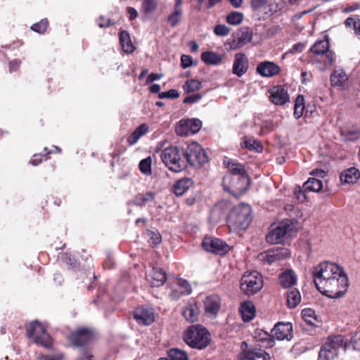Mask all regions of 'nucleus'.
<instances>
[{
  "label": "nucleus",
  "mask_w": 360,
  "mask_h": 360,
  "mask_svg": "<svg viewBox=\"0 0 360 360\" xmlns=\"http://www.w3.org/2000/svg\"><path fill=\"white\" fill-rule=\"evenodd\" d=\"M48 27V20L46 19L41 20L39 22L32 25L31 29L38 33H44Z\"/></svg>",
  "instance_id": "nucleus-49"
},
{
  "label": "nucleus",
  "mask_w": 360,
  "mask_h": 360,
  "mask_svg": "<svg viewBox=\"0 0 360 360\" xmlns=\"http://www.w3.org/2000/svg\"><path fill=\"white\" fill-rule=\"evenodd\" d=\"M240 145L242 148L257 153L262 152L263 149L261 142L253 137L244 136Z\"/></svg>",
  "instance_id": "nucleus-28"
},
{
  "label": "nucleus",
  "mask_w": 360,
  "mask_h": 360,
  "mask_svg": "<svg viewBox=\"0 0 360 360\" xmlns=\"http://www.w3.org/2000/svg\"><path fill=\"white\" fill-rule=\"evenodd\" d=\"M307 191L304 188L296 186L294 188V198H295L298 202L302 203L307 200Z\"/></svg>",
  "instance_id": "nucleus-46"
},
{
  "label": "nucleus",
  "mask_w": 360,
  "mask_h": 360,
  "mask_svg": "<svg viewBox=\"0 0 360 360\" xmlns=\"http://www.w3.org/2000/svg\"><path fill=\"white\" fill-rule=\"evenodd\" d=\"M158 7L156 0H143L141 4V11L146 15L154 12Z\"/></svg>",
  "instance_id": "nucleus-41"
},
{
  "label": "nucleus",
  "mask_w": 360,
  "mask_h": 360,
  "mask_svg": "<svg viewBox=\"0 0 360 360\" xmlns=\"http://www.w3.org/2000/svg\"><path fill=\"white\" fill-rule=\"evenodd\" d=\"M274 123L271 120L263 121L260 127V134L264 135L274 129Z\"/></svg>",
  "instance_id": "nucleus-50"
},
{
  "label": "nucleus",
  "mask_w": 360,
  "mask_h": 360,
  "mask_svg": "<svg viewBox=\"0 0 360 360\" xmlns=\"http://www.w3.org/2000/svg\"><path fill=\"white\" fill-rule=\"evenodd\" d=\"M251 214V207L248 204L235 206L227 217L229 226L235 230L246 229L252 219Z\"/></svg>",
  "instance_id": "nucleus-2"
},
{
  "label": "nucleus",
  "mask_w": 360,
  "mask_h": 360,
  "mask_svg": "<svg viewBox=\"0 0 360 360\" xmlns=\"http://www.w3.org/2000/svg\"><path fill=\"white\" fill-rule=\"evenodd\" d=\"M179 286L181 293L183 295H189L191 293L192 289L189 283L186 280H179Z\"/></svg>",
  "instance_id": "nucleus-52"
},
{
  "label": "nucleus",
  "mask_w": 360,
  "mask_h": 360,
  "mask_svg": "<svg viewBox=\"0 0 360 360\" xmlns=\"http://www.w3.org/2000/svg\"><path fill=\"white\" fill-rule=\"evenodd\" d=\"M146 279L151 286H162L167 279L166 273L160 268L154 267L150 274L146 276Z\"/></svg>",
  "instance_id": "nucleus-23"
},
{
  "label": "nucleus",
  "mask_w": 360,
  "mask_h": 360,
  "mask_svg": "<svg viewBox=\"0 0 360 360\" xmlns=\"http://www.w3.org/2000/svg\"><path fill=\"white\" fill-rule=\"evenodd\" d=\"M184 340L191 347L202 349L210 343V333L205 328L193 326L185 332Z\"/></svg>",
  "instance_id": "nucleus-4"
},
{
  "label": "nucleus",
  "mask_w": 360,
  "mask_h": 360,
  "mask_svg": "<svg viewBox=\"0 0 360 360\" xmlns=\"http://www.w3.org/2000/svg\"><path fill=\"white\" fill-rule=\"evenodd\" d=\"M240 313L244 321H251L255 316V308L250 302H246L242 304L240 307Z\"/></svg>",
  "instance_id": "nucleus-29"
},
{
  "label": "nucleus",
  "mask_w": 360,
  "mask_h": 360,
  "mask_svg": "<svg viewBox=\"0 0 360 360\" xmlns=\"http://www.w3.org/2000/svg\"><path fill=\"white\" fill-rule=\"evenodd\" d=\"M313 276L316 289L328 297L338 298L347 291V275L335 263L324 262L319 264L314 268Z\"/></svg>",
  "instance_id": "nucleus-1"
},
{
  "label": "nucleus",
  "mask_w": 360,
  "mask_h": 360,
  "mask_svg": "<svg viewBox=\"0 0 360 360\" xmlns=\"http://www.w3.org/2000/svg\"><path fill=\"white\" fill-rule=\"evenodd\" d=\"M200 314L198 302L195 300L189 302L182 311L186 321L194 323L198 321Z\"/></svg>",
  "instance_id": "nucleus-25"
},
{
  "label": "nucleus",
  "mask_w": 360,
  "mask_h": 360,
  "mask_svg": "<svg viewBox=\"0 0 360 360\" xmlns=\"http://www.w3.org/2000/svg\"><path fill=\"white\" fill-rule=\"evenodd\" d=\"M202 248L218 255H224L230 250V246L221 239L213 237H205L202 243Z\"/></svg>",
  "instance_id": "nucleus-11"
},
{
  "label": "nucleus",
  "mask_w": 360,
  "mask_h": 360,
  "mask_svg": "<svg viewBox=\"0 0 360 360\" xmlns=\"http://www.w3.org/2000/svg\"><path fill=\"white\" fill-rule=\"evenodd\" d=\"M127 13L129 14V20H134L138 16L137 11L133 7H129L127 8Z\"/></svg>",
  "instance_id": "nucleus-62"
},
{
  "label": "nucleus",
  "mask_w": 360,
  "mask_h": 360,
  "mask_svg": "<svg viewBox=\"0 0 360 360\" xmlns=\"http://www.w3.org/2000/svg\"><path fill=\"white\" fill-rule=\"evenodd\" d=\"M303 188L305 191L319 192L323 188V182L317 178L311 177L303 184Z\"/></svg>",
  "instance_id": "nucleus-36"
},
{
  "label": "nucleus",
  "mask_w": 360,
  "mask_h": 360,
  "mask_svg": "<svg viewBox=\"0 0 360 360\" xmlns=\"http://www.w3.org/2000/svg\"><path fill=\"white\" fill-rule=\"evenodd\" d=\"M27 335L32 339L34 342L45 347H49L51 344V338L46 332L45 328L37 321L31 322L27 326Z\"/></svg>",
  "instance_id": "nucleus-9"
},
{
  "label": "nucleus",
  "mask_w": 360,
  "mask_h": 360,
  "mask_svg": "<svg viewBox=\"0 0 360 360\" xmlns=\"http://www.w3.org/2000/svg\"><path fill=\"white\" fill-rule=\"evenodd\" d=\"M233 37V39L230 44V49H237L251 41L252 32L248 27H241Z\"/></svg>",
  "instance_id": "nucleus-13"
},
{
  "label": "nucleus",
  "mask_w": 360,
  "mask_h": 360,
  "mask_svg": "<svg viewBox=\"0 0 360 360\" xmlns=\"http://www.w3.org/2000/svg\"><path fill=\"white\" fill-rule=\"evenodd\" d=\"M224 165L227 166L230 172L229 174H247L243 165L234 160H224Z\"/></svg>",
  "instance_id": "nucleus-35"
},
{
  "label": "nucleus",
  "mask_w": 360,
  "mask_h": 360,
  "mask_svg": "<svg viewBox=\"0 0 360 360\" xmlns=\"http://www.w3.org/2000/svg\"><path fill=\"white\" fill-rule=\"evenodd\" d=\"M66 264L72 269H76L77 267V262L76 259L69 253L65 254L64 258Z\"/></svg>",
  "instance_id": "nucleus-56"
},
{
  "label": "nucleus",
  "mask_w": 360,
  "mask_h": 360,
  "mask_svg": "<svg viewBox=\"0 0 360 360\" xmlns=\"http://www.w3.org/2000/svg\"><path fill=\"white\" fill-rule=\"evenodd\" d=\"M314 178H323L326 173L323 169H314L310 173Z\"/></svg>",
  "instance_id": "nucleus-61"
},
{
  "label": "nucleus",
  "mask_w": 360,
  "mask_h": 360,
  "mask_svg": "<svg viewBox=\"0 0 360 360\" xmlns=\"http://www.w3.org/2000/svg\"><path fill=\"white\" fill-rule=\"evenodd\" d=\"M267 0H251V7L253 11H260L266 4Z\"/></svg>",
  "instance_id": "nucleus-57"
},
{
  "label": "nucleus",
  "mask_w": 360,
  "mask_h": 360,
  "mask_svg": "<svg viewBox=\"0 0 360 360\" xmlns=\"http://www.w3.org/2000/svg\"><path fill=\"white\" fill-rule=\"evenodd\" d=\"M156 195L155 192H147L146 193H138L134 198L133 202L134 205L143 207L146 203L152 202Z\"/></svg>",
  "instance_id": "nucleus-30"
},
{
  "label": "nucleus",
  "mask_w": 360,
  "mask_h": 360,
  "mask_svg": "<svg viewBox=\"0 0 360 360\" xmlns=\"http://www.w3.org/2000/svg\"><path fill=\"white\" fill-rule=\"evenodd\" d=\"M323 346L338 356L340 349L345 350L347 343L342 335H337L328 337Z\"/></svg>",
  "instance_id": "nucleus-18"
},
{
  "label": "nucleus",
  "mask_w": 360,
  "mask_h": 360,
  "mask_svg": "<svg viewBox=\"0 0 360 360\" xmlns=\"http://www.w3.org/2000/svg\"><path fill=\"white\" fill-rule=\"evenodd\" d=\"M301 315L302 319L309 324L314 325L313 320H316V316H315V311L310 309H304L302 312Z\"/></svg>",
  "instance_id": "nucleus-48"
},
{
  "label": "nucleus",
  "mask_w": 360,
  "mask_h": 360,
  "mask_svg": "<svg viewBox=\"0 0 360 360\" xmlns=\"http://www.w3.org/2000/svg\"><path fill=\"white\" fill-rule=\"evenodd\" d=\"M292 324L290 322H278L271 331V336L278 340H290Z\"/></svg>",
  "instance_id": "nucleus-14"
},
{
  "label": "nucleus",
  "mask_w": 360,
  "mask_h": 360,
  "mask_svg": "<svg viewBox=\"0 0 360 360\" xmlns=\"http://www.w3.org/2000/svg\"><path fill=\"white\" fill-rule=\"evenodd\" d=\"M330 43L328 37L323 40L317 41L310 49V51L316 56H321L323 58V62L326 65H331L335 61L334 53L329 49Z\"/></svg>",
  "instance_id": "nucleus-10"
},
{
  "label": "nucleus",
  "mask_w": 360,
  "mask_h": 360,
  "mask_svg": "<svg viewBox=\"0 0 360 360\" xmlns=\"http://www.w3.org/2000/svg\"><path fill=\"white\" fill-rule=\"evenodd\" d=\"M134 319L139 324L148 326L155 321V314L151 308L138 307L134 311Z\"/></svg>",
  "instance_id": "nucleus-16"
},
{
  "label": "nucleus",
  "mask_w": 360,
  "mask_h": 360,
  "mask_svg": "<svg viewBox=\"0 0 360 360\" xmlns=\"http://www.w3.org/2000/svg\"><path fill=\"white\" fill-rule=\"evenodd\" d=\"M183 88L187 94L193 93L202 88V83L198 79H191L186 82Z\"/></svg>",
  "instance_id": "nucleus-38"
},
{
  "label": "nucleus",
  "mask_w": 360,
  "mask_h": 360,
  "mask_svg": "<svg viewBox=\"0 0 360 360\" xmlns=\"http://www.w3.org/2000/svg\"><path fill=\"white\" fill-rule=\"evenodd\" d=\"M183 15L182 9H177L174 8V11L167 17V22L172 27H176L181 21Z\"/></svg>",
  "instance_id": "nucleus-40"
},
{
  "label": "nucleus",
  "mask_w": 360,
  "mask_h": 360,
  "mask_svg": "<svg viewBox=\"0 0 360 360\" xmlns=\"http://www.w3.org/2000/svg\"><path fill=\"white\" fill-rule=\"evenodd\" d=\"M222 184L225 191L238 197L248 190L250 179L247 174H226Z\"/></svg>",
  "instance_id": "nucleus-5"
},
{
  "label": "nucleus",
  "mask_w": 360,
  "mask_h": 360,
  "mask_svg": "<svg viewBox=\"0 0 360 360\" xmlns=\"http://www.w3.org/2000/svg\"><path fill=\"white\" fill-rule=\"evenodd\" d=\"M243 14L240 12L233 11L230 13L226 17V22L232 25L240 24L243 20Z\"/></svg>",
  "instance_id": "nucleus-43"
},
{
  "label": "nucleus",
  "mask_w": 360,
  "mask_h": 360,
  "mask_svg": "<svg viewBox=\"0 0 360 360\" xmlns=\"http://www.w3.org/2000/svg\"><path fill=\"white\" fill-rule=\"evenodd\" d=\"M205 311L207 317H216L220 308L221 300L217 295H211L204 300Z\"/></svg>",
  "instance_id": "nucleus-17"
},
{
  "label": "nucleus",
  "mask_w": 360,
  "mask_h": 360,
  "mask_svg": "<svg viewBox=\"0 0 360 360\" xmlns=\"http://www.w3.org/2000/svg\"><path fill=\"white\" fill-rule=\"evenodd\" d=\"M262 286V277L256 271L245 272L240 279V289L248 296L259 292Z\"/></svg>",
  "instance_id": "nucleus-8"
},
{
  "label": "nucleus",
  "mask_w": 360,
  "mask_h": 360,
  "mask_svg": "<svg viewBox=\"0 0 360 360\" xmlns=\"http://www.w3.org/2000/svg\"><path fill=\"white\" fill-rule=\"evenodd\" d=\"M301 302V295L299 290L294 288V308Z\"/></svg>",
  "instance_id": "nucleus-63"
},
{
  "label": "nucleus",
  "mask_w": 360,
  "mask_h": 360,
  "mask_svg": "<svg viewBox=\"0 0 360 360\" xmlns=\"http://www.w3.org/2000/svg\"><path fill=\"white\" fill-rule=\"evenodd\" d=\"M162 77L161 74L150 73L146 79L147 83H152L154 81L159 80Z\"/></svg>",
  "instance_id": "nucleus-60"
},
{
  "label": "nucleus",
  "mask_w": 360,
  "mask_h": 360,
  "mask_svg": "<svg viewBox=\"0 0 360 360\" xmlns=\"http://www.w3.org/2000/svg\"><path fill=\"white\" fill-rule=\"evenodd\" d=\"M158 360H188V356L186 352L172 348L167 352V357L160 358Z\"/></svg>",
  "instance_id": "nucleus-32"
},
{
  "label": "nucleus",
  "mask_w": 360,
  "mask_h": 360,
  "mask_svg": "<svg viewBox=\"0 0 360 360\" xmlns=\"http://www.w3.org/2000/svg\"><path fill=\"white\" fill-rule=\"evenodd\" d=\"M229 32L230 29L225 25H217L214 27V33L218 36H226Z\"/></svg>",
  "instance_id": "nucleus-53"
},
{
  "label": "nucleus",
  "mask_w": 360,
  "mask_h": 360,
  "mask_svg": "<svg viewBox=\"0 0 360 360\" xmlns=\"http://www.w3.org/2000/svg\"><path fill=\"white\" fill-rule=\"evenodd\" d=\"M120 43L125 53H131L134 51V47L131 41L129 34L127 31H122L120 32Z\"/></svg>",
  "instance_id": "nucleus-34"
},
{
  "label": "nucleus",
  "mask_w": 360,
  "mask_h": 360,
  "mask_svg": "<svg viewBox=\"0 0 360 360\" xmlns=\"http://www.w3.org/2000/svg\"><path fill=\"white\" fill-rule=\"evenodd\" d=\"M20 61L18 60H13L9 63V69L11 72L15 71L19 68Z\"/></svg>",
  "instance_id": "nucleus-64"
},
{
  "label": "nucleus",
  "mask_w": 360,
  "mask_h": 360,
  "mask_svg": "<svg viewBox=\"0 0 360 360\" xmlns=\"http://www.w3.org/2000/svg\"><path fill=\"white\" fill-rule=\"evenodd\" d=\"M304 105V98L303 96H298L294 101V117L299 118L303 114Z\"/></svg>",
  "instance_id": "nucleus-39"
},
{
  "label": "nucleus",
  "mask_w": 360,
  "mask_h": 360,
  "mask_svg": "<svg viewBox=\"0 0 360 360\" xmlns=\"http://www.w3.org/2000/svg\"><path fill=\"white\" fill-rule=\"evenodd\" d=\"M292 231V219H285L277 224H271L269 232L266 235V240L268 243L274 245L284 242L288 233Z\"/></svg>",
  "instance_id": "nucleus-6"
},
{
  "label": "nucleus",
  "mask_w": 360,
  "mask_h": 360,
  "mask_svg": "<svg viewBox=\"0 0 360 360\" xmlns=\"http://www.w3.org/2000/svg\"><path fill=\"white\" fill-rule=\"evenodd\" d=\"M186 168L188 166L200 167L208 162V156L205 150L198 143H192L184 148Z\"/></svg>",
  "instance_id": "nucleus-7"
},
{
  "label": "nucleus",
  "mask_w": 360,
  "mask_h": 360,
  "mask_svg": "<svg viewBox=\"0 0 360 360\" xmlns=\"http://www.w3.org/2000/svg\"><path fill=\"white\" fill-rule=\"evenodd\" d=\"M338 356L329 349L325 348L323 345L319 352V357L317 360H335Z\"/></svg>",
  "instance_id": "nucleus-45"
},
{
  "label": "nucleus",
  "mask_w": 360,
  "mask_h": 360,
  "mask_svg": "<svg viewBox=\"0 0 360 360\" xmlns=\"http://www.w3.org/2000/svg\"><path fill=\"white\" fill-rule=\"evenodd\" d=\"M94 338L93 331L82 328L72 333L69 337L70 342L75 347H82L91 341Z\"/></svg>",
  "instance_id": "nucleus-15"
},
{
  "label": "nucleus",
  "mask_w": 360,
  "mask_h": 360,
  "mask_svg": "<svg viewBox=\"0 0 360 360\" xmlns=\"http://www.w3.org/2000/svg\"><path fill=\"white\" fill-rule=\"evenodd\" d=\"M149 241L153 245H158L161 242V236L158 232L150 231L148 233Z\"/></svg>",
  "instance_id": "nucleus-58"
},
{
  "label": "nucleus",
  "mask_w": 360,
  "mask_h": 360,
  "mask_svg": "<svg viewBox=\"0 0 360 360\" xmlns=\"http://www.w3.org/2000/svg\"><path fill=\"white\" fill-rule=\"evenodd\" d=\"M346 79V75L342 70H335L330 76V82L333 86H342Z\"/></svg>",
  "instance_id": "nucleus-42"
},
{
  "label": "nucleus",
  "mask_w": 360,
  "mask_h": 360,
  "mask_svg": "<svg viewBox=\"0 0 360 360\" xmlns=\"http://www.w3.org/2000/svg\"><path fill=\"white\" fill-rule=\"evenodd\" d=\"M279 283L283 288L287 289L292 286V270L286 269L280 274Z\"/></svg>",
  "instance_id": "nucleus-37"
},
{
  "label": "nucleus",
  "mask_w": 360,
  "mask_h": 360,
  "mask_svg": "<svg viewBox=\"0 0 360 360\" xmlns=\"http://www.w3.org/2000/svg\"><path fill=\"white\" fill-rule=\"evenodd\" d=\"M201 60L205 64L217 65L221 62V56L213 51H205L201 54Z\"/></svg>",
  "instance_id": "nucleus-31"
},
{
  "label": "nucleus",
  "mask_w": 360,
  "mask_h": 360,
  "mask_svg": "<svg viewBox=\"0 0 360 360\" xmlns=\"http://www.w3.org/2000/svg\"><path fill=\"white\" fill-rule=\"evenodd\" d=\"M248 68L249 61L246 55L243 53H236L233 64V73L240 77L247 72Z\"/></svg>",
  "instance_id": "nucleus-20"
},
{
  "label": "nucleus",
  "mask_w": 360,
  "mask_h": 360,
  "mask_svg": "<svg viewBox=\"0 0 360 360\" xmlns=\"http://www.w3.org/2000/svg\"><path fill=\"white\" fill-rule=\"evenodd\" d=\"M179 97V93L176 89H170L167 91L160 92L158 94V98H177Z\"/></svg>",
  "instance_id": "nucleus-51"
},
{
  "label": "nucleus",
  "mask_w": 360,
  "mask_h": 360,
  "mask_svg": "<svg viewBox=\"0 0 360 360\" xmlns=\"http://www.w3.org/2000/svg\"><path fill=\"white\" fill-rule=\"evenodd\" d=\"M148 131V126L146 124H140L135 131L128 137L130 145L135 144L139 139Z\"/></svg>",
  "instance_id": "nucleus-33"
},
{
  "label": "nucleus",
  "mask_w": 360,
  "mask_h": 360,
  "mask_svg": "<svg viewBox=\"0 0 360 360\" xmlns=\"http://www.w3.org/2000/svg\"><path fill=\"white\" fill-rule=\"evenodd\" d=\"M160 157L165 166L172 172H179L186 169L184 148L167 147L161 151Z\"/></svg>",
  "instance_id": "nucleus-3"
},
{
  "label": "nucleus",
  "mask_w": 360,
  "mask_h": 360,
  "mask_svg": "<svg viewBox=\"0 0 360 360\" xmlns=\"http://www.w3.org/2000/svg\"><path fill=\"white\" fill-rule=\"evenodd\" d=\"M360 178V172L355 167H350L344 170L340 176L342 184H354Z\"/></svg>",
  "instance_id": "nucleus-26"
},
{
  "label": "nucleus",
  "mask_w": 360,
  "mask_h": 360,
  "mask_svg": "<svg viewBox=\"0 0 360 360\" xmlns=\"http://www.w3.org/2000/svg\"><path fill=\"white\" fill-rule=\"evenodd\" d=\"M243 360H271V356L265 350L260 348H248L243 352Z\"/></svg>",
  "instance_id": "nucleus-24"
},
{
  "label": "nucleus",
  "mask_w": 360,
  "mask_h": 360,
  "mask_svg": "<svg viewBox=\"0 0 360 360\" xmlns=\"http://www.w3.org/2000/svg\"><path fill=\"white\" fill-rule=\"evenodd\" d=\"M202 98V96L200 94H195L193 95H190L186 96L184 101L183 103L185 104H192L197 103Z\"/></svg>",
  "instance_id": "nucleus-55"
},
{
  "label": "nucleus",
  "mask_w": 360,
  "mask_h": 360,
  "mask_svg": "<svg viewBox=\"0 0 360 360\" xmlns=\"http://www.w3.org/2000/svg\"><path fill=\"white\" fill-rule=\"evenodd\" d=\"M151 164L152 159L150 157L143 159L139 165L140 171L145 175H150L152 174Z\"/></svg>",
  "instance_id": "nucleus-44"
},
{
  "label": "nucleus",
  "mask_w": 360,
  "mask_h": 360,
  "mask_svg": "<svg viewBox=\"0 0 360 360\" xmlns=\"http://www.w3.org/2000/svg\"><path fill=\"white\" fill-rule=\"evenodd\" d=\"M193 184L192 179L189 178L179 179L173 186V192L176 196H181L188 190Z\"/></svg>",
  "instance_id": "nucleus-27"
},
{
  "label": "nucleus",
  "mask_w": 360,
  "mask_h": 360,
  "mask_svg": "<svg viewBox=\"0 0 360 360\" xmlns=\"http://www.w3.org/2000/svg\"><path fill=\"white\" fill-rule=\"evenodd\" d=\"M202 127V122L197 118L188 119L180 121V126L178 128V133L180 134L188 135L195 134L200 131Z\"/></svg>",
  "instance_id": "nucleus-19"
},
{
  "label": "nucleus",
  "mask_w": 360,
  "mask_h": 360,
  "mask_svg": "<svg viewBox=\"0 0 360 360\" xmlns=\"http://www.w3.org/2000/svg\"><path fill=\"white\" fill-rule=\"evenodd\" d=\"M269 99L276 105H283L290 101L287 91L283 86H274L269 90Z\"/></svg>",
  "instance_id": "nucleus-22"
},
{
  "label": "nucleus",
  "mask_w": 360,
  "mask_h": 360,
  "mask_svg": "<svg viewBox=\"0 0 360 360\" xmlns=\"http://www.w3.org/2000/svg\"><path fill=\"white\" fill-rule=\"evenodd\" d=\"M342 136L346 141H354L360 138L359 130H347L342 132Z\"/></svg>",
  "instance_id": "nucleus-47"
},
{
  "label": "nucleus",
  "mask_w": 360,
  "mask_h": 360,
  "mask_svg": "<svg viewBox=\"0 0 360 360\" xmlns=\"http://www.w3.org/2000/svg\"><path fill=\"white\" fill-rule=\"evenodd\" d=\"M351 344L354 349L360 350V330L356 332L351 338Z\"/></svg>",
  "instance_id": "nucleus-54"
},
{
  "label": "nucleus",
  "mask_w": 360,
  "mask_h": 360,
  "mask_svg": "<svg viewBox=\"0 0 360 360\" xmlns=\"http://www.w3.org/2000/svg\"><path fill=\"white\" fill-rule=\"evenodd\" d=\"M290 255V251L285 248L269 249L258 255V259L264 264H271L277 261L283 259Z\"/></svg>",
  "instance_id": "nucleus-12"
},
{
  "label": "nucleus",
  "mask_w": 360,
  "mask_h": 360,
  "mask_svg": "<svg viewBox=\"0 0 360 360\" xmlns=\"http://www.w3.org/2000/svg\"><path fill=\"white\" fill-rule=\"evenodd\" d=\"M181 65L184 69L192 66V57L188 55H182L181 58Z\"/></svg>",
  "instance_id": "nucleus-59"
},
{
  "label": "nucleus",
  "mask_w": 360,
  "mask_h": 360,
  "mask_svg": "<svg viewBox=\"0 0 360 360\" xmlns=\"http://www.w3.org/2000/svg\"><path fill=\"white\" fill-rule=\"evenodd\" d=\"M256 72L262 77H271L279 73L280 67L274 62L263 61L257 65Z\"/></svg>",
  "instance_id": "nucleus-21"
}]
</instances>
